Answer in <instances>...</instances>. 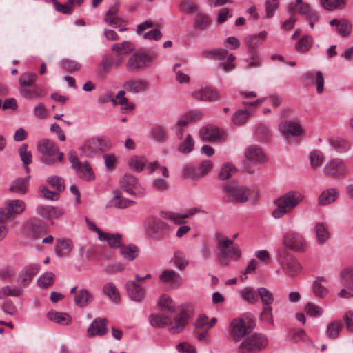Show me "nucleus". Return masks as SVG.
Masks as SVG:
<instances>
[{
  "instance_id": "14",
  "label": "nucleus",
  "mask_w": 353,
  "mask_h": 353,
  "mask_svg": "<svg viewBox=\"0 0 353 353\" xmlns=\"http://www.w3.org/2000/svg\"><path fill=\"white\" fill-rule=\"evenodd\" d=\"M26 209V203L20 199H8L0 208V216L9 221L21 214Z\"/></svg>"
},
{
  "instance_id": "42",
  "label": "nucleus",
  "mask_w": 353,
  "mask_h": 353,
  "mask_svg": "<svg viewBox=\"0 0 353 353\" xmlns=\"http://www.w3.org/2000/svg\"><path fill=\"white\" fill-rule=\"evenodd\" d=\"M338 196V192L335 189H328L323 191L319 196V204L326 205L334 202Z\"/></svg>"
},
{
  "instance_id": "63",
  "label": "nucleus",
  "mask_w": 353,
  "mask_h": 353,
  "mask_svg": "<svg viewBox=\"0 0 353 353\" xmlns=\"http://www.w3.org/2000/svg\"><path fill=\"white\" fill-rule=\"evenodd\" d=\"M304 311L312 317H319L323 314V309L312 302H309L305 305Z\"/></svg>"
},
{
  "instance_id": "37",
  "label": "nucleus",
  "mask_w": 353,
  "mask_h": 353,
  "mask_svg": "<svg viewBox=\"0 0 353 353\" xmlns=\"http://www.w3.org/2000/svg\"><path fill=\"white\" fill-rule=\"evenodd\" d=\"M99 239L101 241H106L112 248H119L122 244V236L119 234H110L103 232V233H101V238Z\"/></svg>"
},
{
  "instance_id": "51",
  "label": "nucleus",
  "mask_w": 353,
  "mask_h": 353,
  "mask_svg": "<svg viewBox=\"0 0 353 353\" xmlns=\"http://www.w3.org/2000/svg\"><path fill=\"white\" fill-rule=\"evenodd\" d=\"M22 293L23 290L21 288H12L9 285H6L0 289V299H3L6 296L18 297L20 296Z\"/></svg>"
},
{
  "instance_id": "39",
  "label": "nucleus",
  "mask_w": 353,
  "mask_h": 353,
  "mask_svg": "<svg viewBox=\"0 0 353 353\" xmlns=\"http://www.w3.org/2000/svg\"><path fill=\"white\" fill-rule=\"evenodd\" d=\"M72 248V244L70 240L68 239H58L57 241L56 254L60 256H67L70 254Z\"/></svg>"
},
{
  "instance_id": "15",
  "label": "nucleus",
  "mask_w": 353,
  "mask_h": 353,
  "mask_svg": "<svg viewBox=\"0 0 353 353\" xmlns=\"http://www.w3.org/2000/svg\"><path fill=\"white\" fill-rule=\"evenodd\" d=\"M69 161L72 164V168L76 171L77 174L81 179L90 181L94 179L92 169L87 161L81 163L74 151H70L68 153Z\"/></svg>"
},
{
  "instance_id": "3",
  "label": "nucleus",
  "mask_w": 353,
  "mask_h": 353,
  "mask_svg": "<svg viewBox=\"0 0 353 353\" xmlns=\"http://www.w3.org/2000/svg\"><path fill=\"white\" fill-rule=\"evenodd\" d=\"M217 248L219 250V260L221 265H228V258L239 259L241 252L238 245L234 244L233 240L218 234L216 235Z\"/></svg>"
},
{
  "instance_id": "23",
  "label": "nucleus",
  "mask_w": 353,
  "mask_h": 353,
  "mask_svg": "<svg viewBox=\"0 0 353 353\" xmlns=\"http://www.w3.org/2000/svg\"><path fill=\"white\" fill-rule=\"evenodd\" d=\"M127 293L130 299L137 303L143 301L145 296V289L136 281H128L125 283Z\"/></svg>"
},
{
  "instance_id": "61",
  "label": "nucleus",
  "mask_w": 353,
  "mask_h": 353,
  "mask_svg": "<svg viewBox=\"0 0 353 353\" xmlns=\"http://www.w3.org/2000/svg\"><path fill=\"white\" fill-rule=\"evenodd\" d=\"M242 298L249 303H253L258 300V292H256L253 288H245L241 292Z\"/></svg>"
},
{
  "instance_id": "40",
  "label": "nucleus",
  "mask_w": 353,
  "mask_h": 353,
  "mask_svg": "<svg viewBox=\"0 0 353 353\" xmlns=\"http://www.w3.org/2000/svg\"><path fill=\"white\" fill-rule=\"evenodd\" d=\"M241 94L244 99L243 103L246 105L257 106L264 99L263 98H258L255 99L258 97L256 93L248 90L241 91Z\"/></svg>"
},
{
  "instance_id": "50",
  "label": "nucleus",
  "mask_w": 353,
  "mask_h": 353,
  "mask_svg": "<svg viewBox=\"0 0 353 353\" xmlns=\"http://www.w3.org/2000/svg\"><path fill=\"white\" fill-rule=\"evenodd\" d=\"M120 253L125 259L133 261L137 257L139 250L137 247L132 245L121 246Z\"/></svg>"
},
{
  "instance_id": "41",
  "label": "nucleus",
  "mask_w": 353,
  "mask_h": 353,
  "mask_svg": "<svg viewBox=\"0 0 353 353\" xmlns=\"http://www.w3.org/2000/svg\"><path fill=\"white\" fill-rule=\"evenodd\" d=\"M181 142L178 145V151L183 154H188L190 153L194 147V140L192 136L190 134L185 136V137L180 140Z\"/></svg>"
},
{
  "instance_id": "53",
  "label": "nucleus",
  "mask_w": 353,
  "mask_h": 353,
  "mask_svg": "<svg viewBox=\"0 0 353 353\" xmlns=\"http://www.w3.org/2000/svg\"><path fill=\"white\" fill-rule=\"evenodd\" d=\"M290 13L294 14L297 10L300 14H305L310 12V7L307 3H304L302 0H296V3H290L288 6Z\"/></svg>"
},
{
  "instance_id": "18",
  "label": "nucleus",
  "mask_w": 353,
  "mask_h": 353,
  "mask_svg": "<svg viewBox=\"0 0 353 353\" xmlns=\"http://www.w3.org/2000/svg\"><path fill=\"white\" fill-rule=\"evenodd\" d=\"M121 188L130 194L142 196L145 193L138 180L132 174H126L120 179Z\"/></svg>"
},
{
  "instance_id": "45",
  "label": "nucleus",
  "mask_w": 353,
  "mask_h": 353,
  "mask_svg": "<svg viewBox=\"0 0 353 353\" xmlns=\"http://www.w3.org/2000/svg\"><path fill=\"white\" fill-rule=\"evenodd\" d=\"M343 327V324L340 321L330 322L326 328V336L330 339L338 338Z\"/></svg>"
},
{
  "instance_id": "28",
  "label": "nucleus",
  "mask_w": 353,
  "mask_h": 353,
  "mask_svg": "<svg viewBox=\"0 0 353 353\" xmlns=\"http://www.w3.org/2000/svg\"><path fill=\"white\" fill-rule=\"evenodd\" d=\"M192 96L203 102H214L221 98V94L216 90H194Z\"/></svg>"
},
{
  "instance_id": "21",
  "label": "nucleus",
  "mask_w": 353,
  "mask_h": 353,
  "mask_svg": "<svg viewBox=\"0 0 353 353\" xmlns=\"http://www.w3.org/2000/svg\"><path fill=\"white\" fill-rule=\"evenodd\" d=\"M40 265L32 263L25 266L19 273L17 281L21 285L27 287L31 283L34 276L39 272Z\"/></svg>"
},
{
  "instance_id": "56",
  "label": "nucleus",
  "mask_w": 353,
  "mask_h": 353,
  "mask_svg": "<svg viewBox=\"0 0 353 353\" xmlns=\"http://www.w3.org/2000/svg\"><path fill=\"white\" fill-rule=\"evenodd\" d=\"M321 281H325L323 278H319L318 280L314 281L312 285L313 293L319 298H323L328 293L327 289L321 284Z\"/></svg>"
},
{
  "instance_id": "19",
  "label": "nucleus",
  "mask_w": 353,
  "mask_h": 353,
  "mask_svg": "<svg viewBox=\"0 0 353 353\" xmlns=\"http://www.w3.org/2000/svg\"><path fill=\"white\" fill-rule=\"evenodd\" d=\"M245 169L246 171L252 174L254 172V170H251L248 168L250 164H255L258 163H263L265 161V157L262 150L257 145L248 146L245 150Z\"/></svg>"
},
{
  "instance_id": "12",
  "label": "nucleus",
  "mask_w": 353,
  "mask_h": 353,
  "mask_svg": "<svg viewBox=\"0 0 353 353\" xmlns=\"http://www.w3.org/2000/svg\"><path fill=\"white\" fill-rule=\"evenodd\" d=\"M111 145V142L108 138L99 137L88 140L81 149L85 156L90 157L97 152L110 149Z\"/></svg>"
},
{
  "instance_id": "9",
  "label": "nucleus",
  "mask_w": 353,
  "mask_h": 353,
  "mask_svg": "<svg viewBox=\"0 0 353 353\" xmlns=\"http://www.w3.org/2000/svg\"><path fill=\"white\" fill-rule=\"evenodd\" d=\"M268 344L266 336L254 334L245 338L239 347L240 353H254L264 349Z\"/></svg>"
},
{
  "instance_id": "29",
  "label": "nucleus",
  "mask_w": 353,
  "mask_h": 353,
  "mask_svg": "<svg viewBox=\"0 0 353 353\" xmlns=\"http://www.w3.org/2000/svg\"><path fill=\"white\" fill-rule=\"evenodd\" d=\"M281 133L288 139L290 136H299L303 132V128L299 123L292 121H284L279 125Z\"/></svg>"
},
{
  "instance_id": "36",
  "label": "nucleus",
  "mask_w": 353,
  "mask_h": 353,
  "mask_svg": "<svg viewBox=\"0 0 353 353\" xmlns=\"http://www.w3.org/2000/svg\"><path fill=\"white\" fill-rule=\"evenodd\" d=\"M316 241L319 244H324L330 238L327 225L323 222L316 223L315 225Z\"/></svg>"
},
{
  "instance_id": "6",
  "label": "nucleus",
  "mask_w": 353,
  "mask_h": 353,
  "mask_svg": "<svg viewBox=\"0 0 353 353\" xmlns=\"http://www.w3.org/2000/svg\"><path fill=\"white\" fill-rule=\"evenodd\" d=\"M134 49V44L128 41L113 44L111 46V50L115 54L116 57H107L103 61L102 65L104 70H108L113 66L119 67L123 62L122 56L132 53Z\"/></svg>"
},
{
  "instance_id": "38",
  "label": "nucleus",
  "mask_w": 353,
  "mask_h": 353,
  "mask_svg": "<svg viewBox=\"0 0 353 353\" xmlns=\"http://www.w3.org/2000/svg\"><path fill=\"white\" fill-rule=\"evenodd\" d=\"M48 319L62 325H69L72 321L71 316L65 312H59L52 310L48 313Z\"/></svg>"
},
{
  "instance_id": "26",
  "label": "nucleus",
  "mask_w": 353,
  "mask_h": 353,
  "mask_svg": "<svg viewBox=\"0 0 353 353\" xmlns=\"http://www.w3.org/2000/svg\"><path fill=\"white\" fill-rule=\"evenodd\" d=\"M267 35V32L262 31L259 34L248 35L245 38V44L248 48L250 54H256L257 48L266 39Z\"/></svg>"
},
{
  "instance_id": "5",
  "label": "nucleus",
  "mask_w": 353,
  "mask_h": 353,
  "mask_svg": "<svg viewBox=\"0 0 353 353\" xmlns=\"http://www.w3.org/2000/svg\"><path fill=\"white\" fill-rule=\"evenodd\" d=\"M37 149L42 154L41 161L46 165H52L63 161L64 154L60 152L58 146L51 140L43 139L38 142Z\"/></svg>"
},
{
  "instance_id": "17",
  "label": "nucleus",
  "mask_w": 353,
  "mask_h": 353,
  "mask_svg": "<svg viewBox=\"0 0 353 353\" xmlns=\"http://www.w3.org/2000/svg\"><path fill=\"white\" fill-rule=\"evenodd\" d=\"M283 245L290 250L302 252L305 250L306 242L304 237L296 232H288L283 237Z\"/></svg>"
},
{
  "instance_id": "43",
  "label": "nucleus",
  "mask_w": 353,
  "mask_h": 353,
  "mask_svg": "<svg viewBox=\"0 0 353 353\" xmlns=\"http://www.w3.org/2000/svg\"><path fill=\"white\" fill-rule=\"evenodd\" d=\"M30 228L32 235L35 238H39L41 235L46 233V228L41 222V221L37 218H32L29 221Z\"/></svg>"
},
{
  "instance_id": "20",
  "label": "nucleus",
  "mask_w": 353,
  "mask_h": 353,
  "mask_svg": "<svg viewBox=\"0 0 353 353\" xmlns=\"http://www.w3.org/2000/svg\"><path fill=\"white\" fill-rule=\"evenodd\" d=\"M199 136L204 141L219 142L224 139L225 133L216 125H208L201 128Z\"/></svg>"
},
{
  "instance_id": "8",
  "label": "nucleus",
  "mask_w": 353,
  "mask_h": 353,
  "mask_svg": "<svg viewBox=\"0 0 353 353\" xmlns=\"http://www.w3.org/2000/svg\"><path fill=\"white\" fill-rule=\"evenodd\" d=\"M202 56L207 59L219 60L221 61L219 66L226 72L235 68L234 61L236 57L232 54H229L225 49H212L205 50Z\"/></svg>"
},
{
  "instance_id": "54",
  "label": "nucleus",
  "mask_w": 353,
  "mask_h": 353,
  "mask_svg": "<svg viewBox=\"0 0 353 353\" xmlns=\"http://www.w3.org/2000/svg\"><path fill=\"white\" fill-rule=\"evenodd\" d=\"M54 279L55 275L51 272H48L38 278L37 285L40 288H48L53 284Z\"/></svg>"
},
{
  "instance_id": "31",
  "label": "nucleus",
  "mask_w": 353,
  "mask_h": 353,
  "mask_svg": "<svg viewBox=\"0 0 353 353\" xmlns=\"http://www.w3.org/2000/svg\"><path fill=\"white\" fill-rule=\"evenodd\" d=\"M36 211L39 216L48 219L58 218L62 214L61 210L50 205H39Z\"/></svg>"
},
{
  "instance_id": "47",
  "label": "nucleus",
  "mask_w": 353,
  "mask_h": 353,
  "mask_svg": "<svg viewBox=\"0 0 353 353\" xmlns=\"http://www.w3.org/2000/svg\"><path fill=\"white\" fill-rule=\"evenodd\" d=\"M179 10L186 14H196L199 6L194 0H182L179 6Z\"/></svg>"
},
{
  "instance_id": "33",
  "label": "nucleus",
  "mask_w": 353,
  "mask_h": 353,
  "mask_svg": "<svg viewBox=\"0 0 353 353\" xmlns=\"http://www.w3.org/2000/svg\"><path fill=\"white\" fill-rule=\"evenodd\" d=\"M28 178L16 179L11 183L9 190L13 193L25 194L28 190Z\"/></svg>"
},
{
  "instance_id": "44",
  "label": "nucleus",
  "mask_w": 353,
  "mask_h": 353,
  "mask_svg": "<svg viewBox=\"0 0 353 353\" xmlns=\"http://www.w3.org/2000/svg\"><path fill=\"white\" fill-rule=\"evenodd\" d=\"M151 134L152 139L159 143H165L168 139L167 129L161 125L154 126Z\"/></svg>"
},
{
  "instance_id": "1",
  "label": "nucleus",
  "mask_w": 353,
  "mask_h": 353,
  "mask_svg": "<svg viewBox=\"0 0 353 353\" xmlns=\"http://www.w3.org/2000/svg\"><path fill=\"white\" fill-rule=\"evenodd\" d=\"M192 314L191 306L183 307L178 316L172 319V314H151L150 316V324L156 327L170 326L169 331L172 334L181 332L188 323V319Z\"/></svg>"
},
{
  "instance_id": "13",
  "label": "nucleus",
  "mask_w": 353,
  "mask_h": 353,
  "mask_svg": "<svg viewBox=\"0 0 353 353\" xmlns=\"http://www.w3.org/2000/svg\"><path fill=\"white\" fill-rule=\"evenodd\" d=\"M146 224L148 233L155 240H162L169 233L170 226L160 219L150 218L148 219Z\"/></svg>"
},
{
  "instance_id": "10",
  "label": "nucleus",
  "mask_w": 353,
  "mask_h": 353,
  "mask_svg": "<svg viewBox=\"0 0 353 353\" xmlns=\"http://www.w3.org/2000/svg\"><path fill=\"white\" fill-rule=\"evenodd\" d=\"M203 118V113L199 110H192L182 115L172 128L177 139L182 140L185 128L192 123L199 121Z\"/></svg>"
},
{
  "instance_id": "46",
  "label": "nucleus",
  "mask_w": 353,
  "mask_h": 353,
  "mask_svg": "<svg viewBox=\"0 0 353 353\" xmlns=\"http://www.w3.org/2000/svg\"><path fill=\"white\" fill-rule=\"evenodd\" d=\"M103 292L114 303L120 301V294L115 285L112 283H108L103 287Z\"/></svg>"
},
{
  "instance_id": "60",
  "label": "nucleus",
  "mask_w": 353,
  "mask_h": 353,
  "mask_svg": "<svg viewBox=\"0 0 353 353\" xmlns=\"http://www.w3.org/2000/svg\"><path fill=\"white\" fill-rule=\"evenodd\" d=\"M330 144L334 150L339 152H343L350 148L349 143L341 138L331 139Z\"/></svg>"
},
{
  "instance_id": "58",
  "label": "nucleus",
  "mask_w": 353,
  "mask_h": 353,
  "mask_svg": "<svg viewBox=\"0 0 353 353\" xmlns=\"http://www.w3.org/2000/svg\"><path fill=\"white\" fill-rule=\"evenodd\" d=\"M146 160L143 157H132L129 160V165L130 168L137 171L141 172L145 166Z\"/></svg>"
},
{
  "instance_id": "16",
  "label": "nucleus",
  "mask_w": 353,
  "mask_h": 353,
  "mask_svg": "<svg viewBox=\"0 0 353 353\" xmlns=\"http://www.w3.org/2000/svg\"><path fill=\"white\" fill-rule=\"evenodd\" d=\"M252 329L250 325L245 324L243 319L236 318L230 324L229 335L233 341L239 342L248 334L252 331Z\"/></svg>"
},
{
  "instance_id": "24",
  "label": "nucleus",
  "mask_w": 353,
  "mask_h": 353,
  "mask_svg": "<svg viewBox=\"0 0 353 353\" xmlns=\"http://www.w3.org/2000/svg\"><path fill=\"white\" fill-rule=\"evenodd\" d=\"M154 26V23L150 21H145L137 26V33L139 35H141L145 39L149 40H159L161 38V32L158 29H152L148 32H145L146 30Z\"/></svg>"
},
{
  "instance_id": "25",
  "label": "nucleus",
  "mask_w": 353,
  "mask_h": 353,
  "mask_svg": "<svg viewBox=\"0 0 353 353\" xmlns=\"http://www.w3.org/2000/svg\"><path fill=\"white\" fill-rule=\"evenodd\" d=\"M125 92L121 90L116 97H113L112 95L107 94L99 98L100 103H106L112 101L114 105L120 104L121 108L125 111H130L134 108L133 104L128 102V99L124 97Z\"/></svg>"
},
{
  "instance_id": "59",
  "label": "nucleus",
  "mask_w": 353,
  "mask_h": 353,
  "mask_svg": "<svg viewBox=\"0 0 353 353\" xmlns=\"http://www.w3.org/2000/svg\"><path fill=\"white\" fill-rule=\"evenodd\" d=\"M15 274V270L12 266H5L0 268V279L3 281L10 282Z\"/></svg>"
},
{
  "instance_id": "64",
  "label": "nucleus",
  "mask_w": 353,
  "mask_h": 353,
  "mask_svg": "<svg viewBox=\"0 0 353 353\" xmlns=\"http://www.w3.org/2000/svg\"><path fill=\"white\" fill-rule=\"evenodd\" d=\"M341 279L344 286L353 291V269L344 270L341 273Z\"/></svg>"
},
{
  "instance_id": "4",
  "label": "nucleus",
  "mask_w": 353,
  "mask_h": 353,
  "mask_svg": "<svg viewBox=\"0 0 353 353\" xmlns=\"http://www.w3.org/2000/svg\"><path fill=\"white\" fill-rule=\"evenodd\" d=\"M217 248L219 250V260L221 265H228V258L239 259L241 252L238 245L234 244L233 240L218 234L216 235Z\"/></svg>"
},
{
  "instance_id": "49",
  "label": "nucleus",
  "mask_w": 353,
  "mask_h": 353,
  "mask_svg": "<svg viewBox=\"0 0 353 353\" xmlns=\"http://www.w3.org/2000/svg\"><path fill=\"white\" fill-rule=\"evenodd\" d=\"M313 40L310 36L302 37L295 45L296 50L299 53H305L310 50L312 46Z\"/></svg>"
},
{
  "instance_id": "48",
  "label": "nucleus",
  "mask_w": 353,
  "mask_h": 353,
  "mask_svg": "<svg viewBox=\"0 0 353 353\" xmlns=\"http://www.w3.org/2000/svg\"><path fill=\"white\" fill-rule=\"evenodd\" d=\"M211 24V21L209 16L203 12H198L196 14L194 26V28L199 30H205Z\"/></svg>"
},
{
  "instance_id": "22",
  "label": "nucleus",
  "mask_w": 353,
  "mask_h": 353,
  "mask_svg": "<svg viewBox=\"0 0 353 353\" xmlns=\"http://www.w3.org/2000/svg\"><path fill=\"white\" fill-rule=\"evenodd\" d=\"M325 175L331 176H343L347 173V168L344 162L338 158L330 161L324 168Z\"/></svg>"
},
{
  "instance_id": "7",
  "label": "nucleus",
  "mask_w": 353,
  "mask_h": 353,
  "mask_svg": "<svg viewBox=\"0 0 353 353\" xmlns=\"http://www.w3.org/2000/svg\"><path fill=\"white\" fill-rule=\"evenodd\" d=\"M223 201L228 203H245L248 201L251 190L236 183H230L223 187Z\"/></svg>"
},
{
  "instance_id": "55",
  "label": "nucleus",
  "mask_w": 353,
  "mask_h": 353,
  "mask_svg": "<svg viewBox=\"0 0 353 353\" xmlns=\"http://www.w3.org/2000/svg\"><path fill=\"white\" fill-rule=\"evenodd\" d=\"M258 294L261 299L263 306H271L274 301V296L270 290L265 288H259Z\"/></svg>"
},
{
  "instance_id": "34",
  "label": "nucleus",
  "mask_w": 353,
  "mask_h": 353,
  "mask_svg": "<svg viewBox=\"0 0 353 353\" xmlns=\"http://www.w3.org/2000/svg\"><path fill=\"white\" fill-rule=\"evenodd\" d=\"M94 299V296L86 289L80 290L74 297L75 304L79 307H84Z\"/></svg>"
},
{
  "instance_id": "35",
  "label": "nucleus",
  "mask_w": 353,
  "mask_h": 353,
  "mask_svg": "<svg viewBox=\"0 0 353 353\" xmlns=\"http://www.w3.org/2000/svg\"><path fill=\"white\" fill-rule=\"evenodd\" d=\"M301 266L300 263L294 258H289L283 263V270L285 274L289 276L297 275L301 272Z\"/></svg>"
},
{
  "instance_id": "32",
  "label": "nucleus",
  "mask_w": 353,
  "mask_h": 353,
  "mask_svg": "<svg viewBox=\"0 0 353 353\" xmlns=\"http://www.w3.org/2000/svg\"><path fill=\"white\" fill-rule=\"evenodd\" d=\"M252 114L253 111L251 109L239 110L232 114V123L235 125L241 126L247 123Z\"/></svg>"
},
{
  "instance_id": "62",
  "label": "nucleus",
  "mask_w": 353,
  "mask_h": 353,
  "mask_svg": "<svg viewBox=\"0 0 353 353\" xmlns=\"http://www.w3.org/2000/svg\"><path fill=\"white\" fill-rule=\"evenodd\" d=\"M236 171V168L232 164L225 163L221 167L219 177L221 180H226L235 173Z\"/></svg>"
},
{
  "instance_id": "27",
  "label": "nucleus",
  "mask_w": 353,
  "mask_h": 353,
  "mask_svg": "<svg viewBox=\"0 0 353 353\" xmlns=\"http://www.w3.org/2000/svg\"><path fill=\"white\" fill-rule=\"evenodd\" d=\"M108 320L106 318H97L90 324L87 330V335L89 337L94 336H103L106 334Z\"/></svg>"
},
{
  "instance_id": "2",
  "label": "nucleus",
  "mask_w": 353,
  "mask_h": 353,
  "mask_svg": "<svg viewBox=\"0 0 353 353\" xmlns=\"http://www.w3.org/2000/svg\"><path fill=\"white\" fill-rule=\"evenodd\" d=\"M305 196L298 191H289L274 201L275 206L272 215L281 219L293 213L296 208L303 201Z\"/></svg>"
},
{
  "instance_id": "57",
  "label": "nucleus",
  "mask_w": 353,
  "mask_h": 353,
  "mask_svg": "<svg viewBox=\"0 0 353 353\" xmlns=\"http://www.w3.org/2000/svg\"><path fill=\"white\" fill-rule=\"evenodd\" d=\"M173 261L174 265L180 270H184L189 263L184 253L179 250L174 252Z\"/></svg>"
},
{
  "instance_id": "30",
  "label": "nucleus",
  "mask_w": 353,
  "mask_h": 353,
  "mask_svg": "<svg viewBox=\"0 0 353 353\" xmlns=\"http://www.w3.org/2000/svg\"><path fill=\"white\" fill-rule=\"evenodd\" d=\"M133 204V201L125 199L121 196V193L119 191H115L114 192L113 198L108 202L107 206L110 208H117L119 209H124Z\"/></svg>"
},
{
  "instance_id": "11",
  "label": "nucleus",
  "mask_w": 353,
  "mask_h": 353,
  "mask_svg": "<svg viewBox=\"0 0 353 353\" xmlns=\"http://www.w3.org/2000/svg\"><path fill=\"white\" fill-rule=\"evenodd\" d=\"M152 57L143 52L137 51L130 55L126 62V69L130 72H136L145 69L152 63Z\"/></svg>"
},
{
  "instance_id": "52",
  "label": "nucleus",
  "mask_w": 353,
  "mask_h": 353,
  "mask_svg": "<svg viewBox=\"0 0 353 353\" xmlns=\"http://www.w3.org/2000/svg\"><path fill=\"white\" fill-rule=\"evenodd\" d=\"M159 305L163 311L172 314L175 311V305L172 299L166 295H162L159 300Z\"/></svg>"
}]
</instances>
